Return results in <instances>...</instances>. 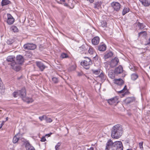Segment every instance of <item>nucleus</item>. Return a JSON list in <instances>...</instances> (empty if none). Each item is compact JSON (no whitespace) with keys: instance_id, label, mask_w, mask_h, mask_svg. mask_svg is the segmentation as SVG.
Returning a JSON list of instances; mask_svg holds the SVG:
<instances>
[{"instance_id":"1","label":"nucleus","mask_w":150,"mask_h":150,"mask_svg":"<svg viewBox=\"0 0 150 150\" xmlns=\"http://www.w3.org/2000/svg\"><path fill=\"white\" fill-rule=\"evenodd\" d=\"M111 148L112 150H123L122 144L121 141H116L113 143L110 139L106 143L105 150H109Z\"/></svg>"},{"instance_id":"2","label":"nucleus","mask_w":150,"mask_h":150,"mask_svg":"<svg viewBox=\"0 0 150 150\" xmlns=\"http://www.w3.org/2000/svg\"><path fill=\"white\" fill-rule=\"evenodd\" d=\"M123 129L122 126L116 125L113 127L111 130V136L112 138L118 139L122 136L123 133Z\"/></svg>"},{"instance_id":"3","label":"nucleus","mask_w":150,"mask_h":150,"mask_svg":"<svg viewBox=\"0 0 150 150\" xmlns=\"http://www.w3.org/2000/svg\"><path fill=\"white\" fill-rule=\"evenodd\" d=\"M85 59L82 61L81 63V65L85 69H88L90 68V66L92 64L91 60L88 57H85Z\"/></svg>"},{"instance_id":"4","label":"nucleus","mask_w":150,"mask_h":150,"mask_svg":"<svg viewBox=\"0 0 150 150\" xmlns=\"http://www.w3.org/2000/svg\"><path fill=\"white\" fill-rule=\"evenodd\" d=\"M13 94V96L15 97H17L18 96H20L22 98H25L26 96L25 88H23L21 90L14 92Z\"/></svg>"},{"instance_id":"5","label":"nucleus","mask_w":150,"mask_h":150,"mask_svg":"<svg viewBox=\"0 0 150 150\" xmlns=\"http://www.w3.org/2000/svg\"><path fill=\"white\" fill-rule=\"evenodd\" d=\"M36 45L33 43H27L24 44L23 46L24 49L28 50H33L36 48Z\"/></svg>"},{"instance_id":"6","label":"nucleus","mask_w":150,"mask_h":150,"mask_svg":"<svg viewBox=\"0 0 150 150\" xmlns=\"http://www.w3.org/2000/svg\"><path fill=\"white\" fill-rule=\"evenodd\" d=\"M118 97L116 96L108 99L107 102L110 105H116L118 102Z\"/></svg>"},{"instance_id":"7","label":"nucleus","mask_w":150,"mask_h":150,"mask_svg":"<svg viewBox=\"0 0 150 150\" xmlns=\"http://www.w3.org/2000/svg\"><path fill=\"white\" fill-rule=\"evenodd\" d=\"M111 6L114 10L117 11H119L120 8V4L117 2H112L111 4Z\"/></svg>"},{"instance_id":"8","label":"nucleus","mask_w":150,"mask_h":150,"mask_svg":"<svg viewBox=\"0 0 150 150\" xmlns=\"http://www.w3.org/2000/svg\"><path fill=\"white\" fill-rule=\"evenodd\" d=\"M10 64L11 65V68L16 71H19L21 69L20 66L17 64L15 62L11 63Z\"/></svg>"},{"instance_id":"9","label":"nucleus","mask_w":150,"mask_h":150,"mask_svg":"<svg viewBox=\"0 0 150 150\" xmlns=\"http://www.w3.org/2000/svg\"><path fill=\"white\" fill-rule=\"evenodd\" d=\"M7 23L9 25L12 24L14 22L15 19L11 16V15L9 14L8 13L7 14Z\"/></svg>"},{"instance_id":"10","label":"nucleus","mask_w":150,"mask_h":150,"mask_svg":"<svg viewBox=\"0 0 150 150\" xmlns=\"http://www.w3.org/2000/svg\"><path fill=\"white\" fill-rule=\"evenodd\" d=\"M36 64L40 70L42 71H43L46 67L44 64L40 62H36Z\"/></svg>"},{"instance_id":"11","label":"nucleus","mask_w":150,"mask_h":150,"mask_svg":"<svg viewBox=\"0 0 150 150\" xmlns=\"http://www.w3.org/2000/svg\"><path fill=\"white\" fill-rule=\"evenodd\" d=\"M119 60L118 58L115 57L114 59H112L110 63V65L111 67H114L116 66L118 64Z\"/></svg>"},{"instance_id":"12","label":"nucleus","mask_w":150,"mask_h":150,"mask_svg":"<svg viewBox=\"0 0 150 150\" xmlns=\"http://www.w3.org/2000/svg\"><path fill=\"white\" fill-rule=\"evenodd\" d=\"M16 61L18 64H21L24 61V59L21 55H18L16 57Z\"/></svg>"},{"instance_id":"13","label":"nucleus","mask_w":150,"mask_h":150,"mask_svg":"<svg viewBox=\"0 0 150 150\" xmlns=\"http://www.w3.org/2000/svg\"><path fill=\"white\" fill-rule=\"evenodd\" d=\"M139 1L145 7H148L150 5V0H139Z\"/></svg>"},{"instance_id":"14","label":"nucleus","mask_w":150,"mask_h":150,"mask_svg":"<svg viewBox=\"0 0 150 150\" xmlns=\"http://www.w3.org/2000/svg\"><path fill=\"white\" fill-rule=\"evenodd\" d=\"M114 71L115 73L116 74H121L123 71V68L120 65L115 69Z\"/></svg>"},{"instance_id":"15","label":"nucleus","mask_w":150,"mask_h":150,"mask_svg":"<svg viewBox=\"0 0 150 150\" xmlns=\"http://www.w3.org/2000/svg\"><path fill=\"white\" fill-rule=\"evenodd\" d=\"M106 45L103 43L100 44L98 47V50L100 51H104L106 50Z\"/></svg>"},{"instance_id":"16","label":"nucleus","mask_w":150,"mask_h":150,"mask_svg":"<svg viewBox=\"0 0 150 150\" xmlns=\"http://www.w3.org/2000/svg\"><path fill=\"white\" fill-rule=\"evenodd\" d=\"M99 41V38L98 36H96L92 39V42L93 44L96 45L98 44Z\"/></svg>"},{"instance_id":"17","label":"nucleus","mask_w":150,"mask_h":150,"mask_svg":"<svg viewBox=\"0 0 150 150\" xmlns=\"http://www.w3.org/2000/svg\"><path fill=\"white\" fill-rule=\"evenodd\" d=\"M115 83L118 85H122L124 84V81L121 79H115L114 80Z\"/></svg>"},{"instance_id":"18","label":"nucleus","mask_w":150,"mask_h":150,"mask_svg":"<svg viewBox=\"0 0 150 150\" xmlns=\"http://www.w3.org/2000/svg\"><path fill=\"white\" fill-rule=\"evenodd\" d=\"M113 55V53L111 52H106L104 56V58L105 59H108L111 57Z\"/></svg>"},{"instance_id":"19","label":"nucleus","mask_w":150,"mask_h":150,"mask_svg":"<svg viewBox=\"0 0 150 150\" xmlns=\"http://www.w3.org/2000/svg\"><path fill=\"white\" fill-rule=\"evenodd\" d=\"M25 147L27 150H35L34 147L31 146L29 143L25 144Z\"/></svg>"},{"instance_id":"20","label":"nucleus","mask_w":150,"mask_h":150,"mask_svg":"<svg viewBox=\"0 0 150 150\" xmlns=\"http://www.w3.org/2000/svg\"><path fill=\"white\" fill-rule=\"evenodd\" d=\"M134 100V99L132 97H128L125 100V102L127 104H128L132 102Z\"/></svg>"},{"instance_id":"21","label":"nucleus","mask_w":150,"mask_h":150,"mask_svg":"<svg viewBox=\"0 0 150 150\" xmlns=\"http://www.w3.org/2000/svg\"><path fill=\"white\" fill-rule=\"evenodd\" d=\"M10 3V1L8 0H2L1 2V5L2 6H4L7 5Z\"/></svg>"},{"instance_id":"22","label":"nucleus","mask_w":150,"mask_h":150,"mask_svg":"<svg viewBox=\"0 0 150 150\" xmlns=\"http://www.w3.org/2000/svg\"><path fill=\"white\" fill-rule=\"evenodd\" d=\"M18 134H17L13 137V142L14 143H17L19 140L20 138L18 137Z\"/></svg>"},{"instance_id":"23","label":"nucleus","mask_w":150,"mask_h":150,"mask_svg":"<svg viewBox=\"0 0 150 150\" xmlns=\"http://www.w3.org/2000/svg\"><path fill=\"white\" fill-rule=\"evenodd\" d=\"M102 3L101 1H98L96 2L94 4V8L99 9L101 6Z\"/></svg>"},{"instance_id":"24","label":"nucleus","mask_w":150,"mask_h":150,"mask_svg":"<svg viewBox=\"0 0 150 150\" xmlns=\"http://www.w3.org/2000/svg\"><path fill=\"white\" fill-rule=\"evenodd\" d=\"M138 77V76L136 74H133L131 75V79L133 81L135 80Z\"/></svg>"},{"instance_id":"25","label":"nucleus","mask_w":150,"mask_h":150,"mask_svg":"<svg viewBox=\"0 0 150 150\" xmlns=\"http://www.w3.org/2000/svg\"><path fill=\"white\" fill-rule=\"evenodd\" d=\"M137 25L139 29L140 30L143 29L145 27V26L143 23H141L140 22H138L137 23Z\"/></svg>"},{"instance_id":"26","label":"nucleus","mask_w":150,"mask_h":150,"mask_svg":"<svg viewBox=\"0 0 150 150\" xmlns=\"http://www.w3.org/2000/svg\"><path fill=\"white\" fill-rule=\"evenodd\" d=\"M98 77L100 79L101 81H104L105 79V76L103 73H101L98 76Z\"/></svg>"},{"instance_id":"27","label":"nucleus","mask_w":150,"mask_h":150,"mask_svg":"<svg viewBox=\"0 0 150 150\" xmlns=\"http://www.w3.org/2000/svg\"><path fill=\"white\" fill-rule=\"evenodd\" d=\"M7 61L8 62H10L11 63L13 62H15L14 60V58L12 56H9L7 57Z\"/></svg>"},{"instance_id":"28","label":"nucleus","mask_w":150,"mask_h":150,"mask_svg":"<svg viewBox=\"0 0 150 150\" xmlns=\"http://www.w3.org/2000/svg\"><path fill=\"white\" fill-rule=\"evenodd\" d=\"M108 76L112 79H114L115 77V72H109L108 73Z\"/></svg>"},{"instance_id":"29","label":"nucleus","mask_w":150,"mask_h":150,"mask_svg":"<svg viewBox=\"0 0 150 150\" xmlns=\"http://www.w3.org/2000/svg\"><path fill=\"white\" fill-rule=\"evenodd\" d=\"M129 11V9L128 8H124L122 11V14L124 16L125 14L128 13Z\"/></svg>"},{"instance_id":"30","label":"nucleus","mask_w":150,"mask_h":150,"mask_svg":"<svg viewBox=\"0 0 150 150\" xmlns=\"http://www.w3.org/2000/svg\"><path fill=\"white\" fill-rule=\"evenodd\" d=\"M92 71L93 73L97 75L98 74L100 73V69H98V70H95L94 69H92Z\"/></svg>"},{"instance_id":"31","label":"nucleus","mask_w":150,"mask_h":150,"mask_svg":"<svg viewBox=\"0 0 150 150\" xmlns=\"http://www.w3.org/2000/svg\"><path fill=\"white\" fill-rule=\"evenodd\" d=\"M101 26L103 27H106L107 26V23L105 21H103L101 22Z\"/></svg>"},{"instance_id":"32","label":"nucleus","mask_w":150,"mask_h":150,"mask_svg":"<svg viewBox=\"0 0 150 150\" xmlns=\"http://www.w3.org/2000/svg\"><path fill=\"white\" fill-rule=\"evenodd\" d=\"M14 41L13 39L10 38L7 40L6 42L8 44L10 45L13 43Z\"/></svg>"},{"instance_id":"33","label":"nucleus","mask_w":150,"mask_h":150,"mask_svg":"<svg viewBox=\"0 0 150 150\" xmlns=\"http://www.w3.org/2000/svg\"><path fill=\"white\" fill-rule=\"evenodd\" d=\"M147 33L145 31H142L138 33V36L139 37L141 36L142 35H143V36L144 35L145 36L146 35Z\"/></svg>"},{"instance_id":"34","label":"nucleus","mask_w":150,"mask_h":150,"mask_svg":"<svg viewBox=\"0 0 150 150\" xmlns=\"http://www.w3.org/2000/svg\"><path fill=\"white\" fill-rule=\"evenodd\" d=\"M33 100L32 98H27L26 102L28 103H32L33 102Z\"/></svg>"},{"instance_id":"35","label":"nucleus","mask_w":150,"mask_h":150,"mask_svg":"<svg viewBox=\"0 0 150 150\" xmlns=\"http://www.w3.org/2000/svg\"><path fill=\"white\" fill-rule=\"evenodd\" d=\"M52 80L53 81L54 83H57L58 82V81L57 79V78L56 77H53L52 78Z\"/></svg>"},{"instance_id":"36","label":"nucleus","mask_w":150,"mask_h":150,"mask_svg":"<svg viewBox=\"0 0 150 150\" xmlns=\"http://www.w3.org/2000/svg\"><path fill=\"white\" fill-rule=\"evenodd\" d=\"M12 29L14 32H18V30L17 27L15 26H12Z\"/></svg>"},{"instance_id":"37","label":"nucleus","mask_w":150,"mask_h":150,"mask_svg":"<svg viewBox=\"0 0 150 150\" xmlns=\"http://www.w3.org/2000/svg\"><path fill=\"white\" fill-rule=\"evenodd\" d=\"M89 54H92L93 53V49L92 48H90L88 50Z\"/></svg>"},{"instance_id":"38","label":"nucleus","mask_w":150,"mask_h":150,"mask_svg":"<svg viewBox=\"0 0 150 150\" xmlns=\"http://www.w3.org/2000/svg\"><path fill=\"white\" fill-rule=\"evenodd\" d=\"M45 120H46L47 122L49 123L51 122L52 121V120L51 119V118H48L46 116V117Z\"/></svg>"},{"instance_id":"39","label":"nucleus","mask_w":150,"mask_h":150,"mask_svg":"<svg viewBox=\"0 0 150 150\" xmlns=\"http://www.w3.org/2000/svg\"><path fill=\"white\" fill-rule=\"evenodd\" d=\"M61 57L62 58H66L68 57V55L66 53H63L61 54Z\"/></svg>"},{"instance_id":"40","label":"nucleus","mask_w":150,"mask_h":150,"mask_svg":"<svg viewBox=\"0 0 150 150\" xmlns=\"http://www.w3.org/2000/svg\"><path fill=\"white\" fill-rule=\"evenodd\" d=\"M45 48L44 46H43L42 45H39V50L40 51H42Z\"/></svg>"},{"instance_id":"41","label":"nucleus","mask_w":150,"mask_h":150,"mask_svg":"<svg viewBox=\"0 0 150 150\" xmlns=\"http://www.w3.org/2000/svg\"><path fill=\"white\" fill-rule=\"evenodd\" d=\"M61 143L58 142L57 145L55 146V148L56 150H58L59 149V147L60 146Z\"/></svg>"},{"instance_id":"42","label":"nucleus","mask_w":150,"mask_h":150,"mask_svg":"<svg viewBox=\"0 0 150 150\" xmlns=\"http://www.w3.org/2000/svg\"><path fill=\"white\" fill-rule=\"evenodd\" d=\"M46 117V116L45 115H44L42 116L39 117V118L41 121H42V120H44V119L45 120Z\"/></svg>"},{"instance_id":"43","label":"nucleus","mask_w":150,"mask_h":150,"mask_svg":"<svg viewBox=\"0 0 150 150\" xmlns=\"http://www.w3.org/2000/svg\"><path fill=\"white\" fill-rule=\"evenodd\" d=\"M143 142H140L139 144V147L140 149L142 150L143 149Z\"/></svg>"},{"instance_id":"44","label":"nucleus","mask_w":150,"mask_h":150,"mask_svg":"<svg viewBox=\"0 0 150 150\" xmlns=\"http://www.w3.org/2000/svg\"><path fill=\"white\" fill-rule=\"evenodd\" d=\"M80 49L82 51H85L86 50V47L83 45H82L80 47Z\"/></svg>"},{"instance_id":"45","label":"nucleus","mask_w":150,"mask_h":150,"mask_svg":"<svg viewBox=\"0 0 150 150\" xmlns=\"http://www.w3.org/2000/svg\"><path fill=\"white\" fill-rule=\"evenodd\" d=\"M77 75L79 76H81L83 75V72L82 71L80 72H77Z\"/></svg>"},{"instance_id":"46","label":"nucleus","mask_w":150,"mask_h":150,"mask_svg":"<svg viewBox=\"0 0 150 150\" xmlns=\"http://www.w3.org/2000/svg\"><path fill=\"white\" fill-rule=\"evenodd\" d=\"M40 141L42 142H44L46 141V139L45 137H43L40 140Z\"/></svg>"},{"instance_id":"47","label":"nucleus","mask_w":150,"mask_h":150,"mask_svg":"<svg viewBox=\"0 0 150 150\" xmlns=\"http://www.w3.org/2000/svg\"><path fill=\"white\" fill-rule=\"evenodd\" d=\"M123 89L125 91V93H126L127 91V87L126 85L125 86Z\"/></svg>"},{"instance_id":"48","label":"nucleus","mask_w":150,"mask_h":150,"mask_svg":"<svg viewBox=\"0 0 150 150\" xmlns=\"http://www.w3.org/2000/svg\"><path fill=\"white\" fill-rule=\"evenodd\" d=\"M125 92V91L122 89L121 91H119L118 92V93H124Z\"/></svg>"},{"instance_id":"49","label":"nucleus","mask_w":150,"mask_h":150,"mask_svg":"<svg viewBox=\"0 0 150 150\" xmlns=\"http://www.w3.org/2000/svg\"><path fill=\"white\" fill-rule=\"evenodd\" d=\"M125 92V91L122 89L121 91H119L118 92V93H124Z\"/></svg>"},{"instance_id":"50","label":"nucleus","mask_w":150,"mask_h":150,"mask_svg":"<svg viewBox=\"0 0 150 150\" xmlns=\"http://www.w3.org/2000/svg\"><path fill=\"white\" fill-rule=\"evenodd\" d=\"M147 45H150V38L148 40V42L147 43Z\"/></svg>"},{"instance_id":"51","label":"nucleus","mask_w":150,"mask_h":150,"mask_svg":"<svg viewBox=\"0 0 150 150\" xmlns=\"http://www.w3.org/2000/svg\"><path fill=\"white\" fill-rule=\"evenodd\" d=\"M87 1H88L91 3H93L94 1V0H87Z\"/></svg>"},{"instance_id":"52","label":"nucleus","mask_w":150,"mask_h":150,"mask_svg":"<svg viewBox=\"0 0 150 150\" xmlns=\"http://www.w3.org/2000/svg\"><path fill=\"white\" fill-rule=\"evenodd\" d=\"M5 121H2V122L1 124V126H2L4 124Z\"/></svg>"},{"instance_id":"53","label":"nucleus","mask_w":150,"mask_h":150,"mask_svg":"<svg viewBox=\"0 0 150 150\" xmlns=\"http://www.w3.org/2000/svg\"><path fill=\"white\" fill-rule=\"evenodd\" d=\"M63 4L64 6H68V4L66 3H64V4Z\"/></svg>"},{"instance_id":"54","label":"nucleus","mask_w":150,"mask_h":150,"mask_svg":"<svg viewBox=\"0 0 150 150\" xmlns=\"http://www.w3.org/2000/svg\"><path fill=\"white\" fill-rule=\"evenodd\" d=\"M88 150H93V147H91L90 149Z\"/></svg>"},{"instance_id":"55","label":"nucleus","mask_w":150,"mask_h":150,"mask_svg":"<svg viewBox=\"0 0 150 150\" xmlns=\"http://www.w3.org/2000/svg\"><path fill=\"white\" fill-rule=\"evenodd\" d=\"M48 136V137H50V134H46L45 135V136Z\"/></svg>"},{"instance_id":"56","label":"nucleus","mask_w":150,"mask_h":150,"mask_svg":"<svg viewBox=\"0 0 150 150\" xmlns=\"http://www.w3.org/2000/svg\"><path fill=\"white\" fill-rule=\"evenodd\" d=\"M8 117H6V121H7V120H8Z\"/></svg>"},{"instance_id":"57","label":"nucleus","mask_w":150,"mask_h":150,"mask_svg":"<svg viewBox=\"0 0 150 150\" xmlns=\"http://www.w3.org/2000/svg\"><path fill=\"white\" fill-rule=\"evenodd\" d=\"M60 1H62L63 2H64L65 1V0H60Z\"/></svg>"},{"instance_id":"58","label":"nucleus","mask_w":150,"mask_h":150,"mask_svg":"<svg viewBox=\"0 0 150 150\" xmlns=\"http://www.w3.org/2000/svg\"><path fill=\"white\" fill-rule=\"evenodd\" d=\"M72 67H73L74 69H75V67L74 66H72Z\"/></svg>"},{"instance_id":"59","label":"nucleus","mask_w":150,"mask_h":150,"mask_svg":"<svg viewBox=\"0 0 150 150\" xmlns=\"http://www.w3.org/2000/svg\"><path fill=\"white\" fill-rule=\"evenodd\" d=\"M127 150H132V149H127Z\"/></svg>"},{"instance_id":"60","label":"nucleus","mask_w":150,"mask_h":150,"mask_svg":"<svg viewBox=\"0 0 150 150\" xmlns=\"http://www.w3.org/2000/svg\"><path fill=\"white\" fill-rule=\"evenodd\" d=\"M50 134V135H51V134H52V133H51L50 132V133H49Z\"/></svg>"},{"instance_id":"61","label":"nucleus","mask_w":150,"mask_h":150,"mask_svg":"<svg viewBox=\"0 0 150 150\" xmlns=\"http://www.w3.org/2000/svg\"><path fill=\"white\" fill-rule=\"evenodd\" d=\"M2 126H0V129L2 127Z\"/></svg>"},{"instance_id":"62","label":"nucleus","mask_w":150,"mask_h":150,"mask_svg":"<svg viewBox=\"0 0 150 150\" xmlns=\"http://www.w3.org/2000/svg\"><path fill=\"white\" fill-rule=\"evenodd\" d=\"M67 130H68V128H67Z\"/></svg>"},{"instance_id":"63","label":"nucleus","mask_w":150,"mask_h":150,"mask_svg":"<svg viewBox=\"0 0 150 150\" xmlns=\"http://www.w3.org/2000/svg\"><path fill=\"white\" fill-rule=\"evenodd\" d=\"M149 68L150 69V67H149Z\"/></svg>"}]
</instances>
